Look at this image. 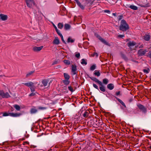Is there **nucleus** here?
<instances>
[{"label": "nucleus", "instance_id": "obj_58", "mask_svg": "<svg viewBox=\"0 0 151 151\" xmlns=\"http://www.w3.org/2000/svg\"><path fill=\"white\" fill-rule=\"evenodd\" d=\"M120 92H119V91L118 92H116V95H117V96L119 95L120 94Z\"/></svg>", "mask_w": 151, "mask_h": 151}, {"label": "nucleus", "instance_id": "obj_48", "mask_svg": "<svg viewBox=\"0 0 151 151\" xmlns=\"http://www.w3.org/2000/svg\"><path fill=\"white\" fill-rule=\"evenodd\" d=\"M123 6H124L126 8H127L128 7H129L130 5L129 4H125V5H124Z\"/></svg>", "mask_w": 151, "mask_h": 151}, {"label": "nucleus", "instance_id": "obj_1", "mask_svg": "<svg viewBox=\"0 0 151 151\" xmlns=\"http://www.w3.org/2000/svg\"><path fill=\"white\" fill-rule=\"evenodd\" d=\"M129 28V25L127 23L126 21L124 19L122 20L121 22V24L119 26V30L124 32L128 30Z\"/></svg>", "mask_w": 151, "mask_h": 151}, {"label": "nucleus", "instance_id": "obj_16", "mask_svg": "<svg viewBox=\"0 0 151 151\" xmlns=\"http://www.w3.org/2000/svg\"><path fill=\"white\" fill-rule=\"evenodd\" d=\"M90 78L92 80L98 83L101 82V81L99 80L93 76H91Z\"/></svg>", "mask_w": 151, "mask_h": 151}, {"label": "nucleus", "instance_id": "obj_44", "mask_svg": "<svg viewBox=\"0 0 151 151\" xmlns=\"http://www.w3.org/2000/svg\"><path fill=\"white\" fill-rule=\"evenodd\" d=\"M88 114V112L87 111H86L84 112V113L83 114V116L84 117H86Z\"/></svg>", "mask_w": 151, "mask_h": 151}, {"label": "nucleus", "instance_id": "obj_6", "mask_svg": "<svg viewBox=\"0 0 151 151\" xmlns=\"http://www.w3.org/2000/svg\"><path fill=\"white\" fill-rule=\"evenodd\" d=\"M64 77L65 79L63 80V82L65 85H68L70 82V81L69 80L70 78V76H64Z\"/></svg>", "mask_w": 151, "mask_h": 151}, {"label": "nucleus", "instance_id": "obj_40", "mask_svg": "<svg viewBox=\"0 0 151 151\" xmlns=\"http://www.w3.org/2000/svg\"><path fill=\"white\" fill-rule=\"evenodd\" d=\"M75 56L77 58H79L80 56V53H76L75 54Z\"/></svg>", "mask_w": 151, "mask_h": 151}, {"label": "nucleus", "instance_id": "obj_59", "mask_svg": "<svg viewBox=\"0 0 151 151\" xmlns=\"http://www.w3.org/2000/svg\"><path fill=\"white\" fill-rule=\"evenodd\" d=\"M112 15H114V16L115 17H116V13H113L112 14Z\"/></svg>", "mask_w": 151, "mask_h": 151}, {"label": "nucleus", "instance_id": "obj_32", "mask_svg": "<svg viewBox=\"0 0 151 151\" xmlns=\"http://www.w3.org/2000/svg\"><path fill=\"white\" fill-rule=\"evenodd\" d=\"M96 68V65L95 64L93 65L90 68V70H94Z\"/></svg>", "mask_w": 151, "mask_h": 151}, {"label": "nucleus", "instance_id": "obj_45", "mask_svg": "<svg viewBox=\"0 0 151 151\" xmlns=\"http://www.w3.org/2000/svg\"><path fill=\"white\" fill-rule=\"evenodd\" d=\"M68 88L69 90L71 91V92H73V88L71 87V86H69L68 87Z\"/></svg>", "mask_w": 151, "mask_h": 151}, {"label": "nucleus", "instance_id": "obj_22", "mask_svg": "<svg viewBox=\"0 0 151 151\" xmlns=\"http://www.w3.org/2000/svg\"><path fill=\"white\" fill-rule=\"evenodd\" d=\"M13 106L17 111H19L20 109V107L18 105L14 104L13 105Z\"/></svg>", "mask_w": 151, "mask_h": 151}, {"label": "nucleus", "instance_id": "obj_30", "mask_svg": "<svg viewBox=\"0 0 151 151\" xmlns=\"http://www.w3.org/2000/svg\"><path fill=\"white\" fill-rule=\"evenodd\" d=\"M58 26L59 28L62 29L63 27V23H59L58 24Z\"/></svg>", "mask_w": 151, "mask_h": 151}, {"label": "nucleus", "instance_id": "obj_50", "mask_svg": "<svg viewBox=\"0 0 151 151\" xmlns=\"http://www.w3.org/2000/svg\"><path fill=\"white\" fill-rule=\"evenodd\" d=\"M58 63V62L57 61H54L53 63H52V65H53L55 64H57Z\"/></svg>", "mask_w": 151, "mask_h": 151}, {"label": "nucleus", "instance_id": "obj_41", "mask_svg": "<svg viewBox=\"0 0 151 151\" xmlns=\"http://www.w3.org/2000/svg\"><path fill=\"white\" fill-rule=\"evenodd\" d=\"M93 86L95 88L97 89L99 91V88L96 85L93 83Z\"/></svg>", "mask_w": 151, "mask_h": 151}, {"label": "nucleus", "instance_id": "obj_23", "mask_svg": "<svg viewBox=\"0 0 151 151\" xmlns=\"http://www.w3.org/2000/svg\"><path fill=\"white\" fill-rule=\"evenodd\" d=\"M93 74L95 76H100V71L98 70H95Z\"/></svg>", "mask_w": 151, "mask_h": 151}, {"label": "nucleus", "instance_id": "obj_54", "mask_svg": "<svg viewBox=\"0 0 151 151\" xmlns=\"http://www.w3.org/2000/svg\"><path fill=\"white\" fill-rule=\"evenodd\" d=\"M53 27H54V28L55 29V30H57L58 29L57 27H56V26L54 24H53Z\"/></svg>", "mask_w": 151, "mask_h": 151}, {"label": "nucleus", "instance_id": "obj_57", "mask_svg": "<svg viewBox=\"0 0 151 151\" xmlns=\"http://www.w3.org/2000/svg\"><path fill=\"white\" fill-rule=\"evenodd\" d=\"M121 55L122 57L123 58H125L126 56L125 55L123 54H122Z\"/></svg>", "mask_w": 151, "mask_h": 151}, {"label": "nucleus", "instance_id": "obj_36", "mask_svg": "<svg viewBox=\"0 0 151 151\" xmlns=\"http://www.w3.org/2000/svg\"><path fill=\"white\" fill-rule=\"evenodd\" d=\"M5 93L2 90L0 91V96L3 98V95H4Z\"/></svg>", "mask_w": 151, "mask_h": 151}, {"label": "nucleus", "instance_id": "obj_53", "mask_svg": "<svg viewBox=\"0 0 151 151\" xmlns=\"http://www.w3.org/2000/svg\"><path fill=\"white\" fill-rule=\"evenodd\" d=\"M124 35H118V37H120V38H122L124 37Z\"/></svg>", "mask_w": 151, "mask_h": 151}, {"label": "nucleus", "instance_id": "obj_62", "mask_svg": "<svg viewBox=\"0 0 151 151\" xmlns=\"http://www.w3.org/2000/svg\"><path fill=\"white\" fill-rule=\"evenodd\" d=\"M143 47V45H141L139 47V48H142Z\"/></svg>", "mask_w": 151, "mask_h": 151}, {"label": "nucleus", "instance_id": "obj_27", "mask_svg": "<svg viewBox=\"0 0 151 151\" xmlns=\"http://www.w3.org/2000/svg\"><path fill=\"white\" fill-rule=\"evenodd\" d=\"M36 88L34 84L32 85V86H31L30 88V89L31 92H34L35 91V89Z\"/></svg>", "mask_w": 151, "mask_h": 151}, {"label": "nucleus", "instance_id": "obj_37", "mask_svg": "<svg viewBox=\"0 0 151 151\" xmlns=\"http://www.w3.org/2000/svg\"><path fill=\"white\" fill-rule=\"evenodd\" d=\"M78 5L82 9H84V6L82 5L80 2L78 4Z\"/></svg>", "mask_w": 151, "mask_h": 151}, {"label": "nucleus", "instance_id": "obj_42", "mask_svg": "<svg viewBox=\"0 0 151 151\" xmlns=\"http://www.w3.org/2000/svg\"><path fill=\"white\" fill-rule=\"evenodd\" d=\"M95 55H96V56L97 57L98 56V54L97 53L95 52L93 54L91 55V56L92 57H94Z\"/></svg>", "mask_w": 151, "mask_h": 151}, {"label": "nucleus", "instance_id": "obj_63", "mask_svg": "<svg viewBox=\"0 0 151 151\" xmlns=\"http://www.w3.org/2000/svg\"><path fill=\"white\" fill-rule=\"evenodd\" d=\"M62 8H63V10H65V8L64 7H63Z\"/></svg>", "mask_w": 151, "mask_h": 151}, {"label": "nucleus", "instance_id": "obj_55", "mask_svg": "<svg viewBox=\"0 0 151 151\" xmlns=\"http://www.w3.org/2000/svg\"><path fill=\"white\" fill-rule=\"evenodd\" d=\"M61 40L63 43H64V44H66V42L64 40L63 37V38H61Z\"/></svg>", "mask_w": 151, "mask_h": 151}, {"label": "nucleus", "instance_id": "obj_5", "mask_svg": "<svg viewBox=\"0 0 151 151\" xmlns=\"http://www.w3.org/2000/svg\"><path fill=\"white\" fill-rule=\"evenodd\" d=\"M147 52L146 49H140L138 51V54L140 56H143Z\"/></svg>", "mask_w": 151, "mask_h": 151}, {"label": "nucleus", "instance_id": "obj_17", "mask_svg": "<svg viewBox=\"0 0 151 151\" xmlns=\"http://www.w3.org/2000/svg\"><path fill=\"white\" fill-rule=\"evenodd\" d=\"M107 88L110 90H112L114 88V85L113 84L110 83L107 86Z\"/></svg>", "mask_w": 151, "mask_h": 151}, {"label": "nucleus", "instance_id": "obj_35", "mask_svg": "<svg viewBox=\"0 0 151 151\" xmlns=\"http://www.w3.org/2000/svg\"><path fill=\"white\" fill-rule=\"evenodd\" d=\"M150 70L148 68H147V69H145L143 70V72L146 73H149Z\"/></svg>", "mask_w": 151, "mask_h": 151}, {"label": "nucleus", "instance_id": "obj_49", "mask_svg": "<svg viewBox=\"0 0 151 151\" xmlns=\"http://www.w3.org/2000/svg\"><path fill=\"white\" fill-rule=\"evenodd\" d=\"M38 109L40 110H43V109H45V108L43 107H39Z\"/></svg>", "mask_w": 151, "mask_h": 151}, {"label": "nucleus", "instance_id": "obj_56", "mask_svg": "<svg viewBox=\"0 0 151 151\" xmlns=\"http://www.w3.org/2000/svg\"><path fill=\"white\" fill-rule=\"evenodd\" d=\"M75 1L77 4H78L80 2L78 0H74Z\"/></svg>", "mask_w": 151, "mask_h": 151}, {"label": "nucleus", "instance_id": "obj_19", "mask_svg": "<svg viewBox=\"0 0 151 151\" xmlns=\"http://www.w3.org/2000/svg\"><path fill=\"white\" fill-rule=\"evenodd\" d=\"M3 96V98H7L11 97L9 93L7 92L5 93L4 95Z\"/></svg>", "mask_w": 151, "mask_h": 151}, {"label": "nucleus", "instance_id": "obj_61", "mask_svg": "<svg viewBox=\"0 0 151 151\" xmlns=\"http://www.w3.org/2000/svg\"><path fill=\"white\" fill-rule=\"evenodd\" d=\"M64 76H68V74L66 73H64Z\"/></svg>", "mask_w": 151, "mask_h": 151}, {"label": "nucleus", "instance_id": "obj_25", "mask_svg": "<svg viewBox=\"0 0 151 151\" xmlns=\"http://www.w3.org/2000/svg\"><path fill=\"white\" fill-rule=\"evenodd\" d=\"M129 8L131 9L135 10H136L138 9L137 7L134 5H130L129 6Z\"/></svg>", "mask_w": 151, "mask_h": 151}, {"label": "nucleus", "instance_id": "obj_28", "mask_svg": "<svg viewBox=\"0 0 151 151\" xmlns=\"http://www.w3.org/2000/svg\"><path fill=\"white\" fill-rule=\"evenodd\" d=\"M63 62L66 65H69L70 64V61L69 60H64Z\"/></svg>", "mask_w": 151, "mask_h": 151}, {"label": "nucleus", "instance_id": "obj_7", "mask_svg": "<svg viewBox=\"0 0 151 151\" xmlns=\"http://www.w3.org/2000/svg\"><path fill=\"white\" fill-rule=\"evenodd\" d=\"M97 37L104 44L106 45H109V44L108 42H106L105 40L102 37H101L100 36L97 35Z\"/></svg>", "mask_w": 151, "mask_h": 151}, {"label": "nucleus", "instance_id": "obj_46", "mask_svg": "<svg viewBox=\"0 0 151 151\" xmlns=\"http://www.w3.org/2000/svg\"><path fill=\"white\" fill-rule=\"evenodd\" d=\"M34 72V71H30V72H29L27 74L26 76H29L30 75H31Z\"/></svg>", "mask_w": 151, "mask_h": 151}, {"label": "nucleus", "instance_id": "obj_12", "mask_svg": "<svg viewBox=\"0 0 151 151\" xmlns=\"http://www.w3.org/2000/svg\"><path fill=\"white\" fill-rule=\"evenodd\" d=\"M43 47V46L39 47H35L33 48L32 50L34 52H38L40 51Z\"/></svg>", "mask_w": 151, "mask_h": 151}, {"label": "nucleus", "instance_id": "obj_33", "mask_svg": "<svg viewBox=\"0 0 151 151\" xmlns=\"http://www.w3.org/2000/svg\"><path fill=\"white\" fill-rule=\"evenodd\" d=\"M81 63L82 65L85 64V65H86L87 64L86 61L84 59H83L81 60Z\"/></svg>", "mask_w": 151, "mask_h": 151}, {"label": "nucleus", "instance_id": "obj_4", "mask_svg": "<svg viewBox=\"0 0 151 151\" xmlns=\"http://www.w3.org/2000/svg\"><path fill=\"white\" fill-rule=\"evenodd\" d=\"M76 66V65H72L71 66V74L72 75L77 74H76V71L77 70Z\"/></svg>", "mask_w": 151, "mask_h": 151}, {"label": "nucleus", "instance_id": "obj_24", "mask_svg": "<svg viewBox=\"0 0 151 151\" xmlns=\"http://www.w3.org/2000/svg\"><path fill=\"white\" fill-rule=\"evenodd\" d=\"M37 111V110L35 108H32L30 110V112L32 114H34Z\"/></svg>", "mask_w": 151, "mask_h": 151}, {"label": "nucleus", "instance_id": "obj_11", "mask_svg": "<svg viewBox=\"0 0 151 151\" xmlns=\"http://www.w3.org/2000/svg\"><path fill=\"white\" fill-rule=\"evenodd\" d=\"M10 116L13 117H17L20 116L21 115V114L20 113H10Z\"/></svg>", "mask_w": 151, "mask_h": 151}, {"label": "nucleus", "instance_id": "obj_51", "mask_svg": "<svg viewBox=\"0 0 151 151\" xmlns=\"http://www.w3.org/2000/svg\"><path fill=\"white\" fill-rule=\"evenodd\" d=\"M104 12L105 13H110V12L109 10H105L104 11Z\"/></svg>", "mask_w": 151, "mask_h": 151}, {"label": "nucleus", "instance_id": "obj_60", "mask_svg": "<svg viewBox=\"0 0 151 151\" xmlns=\"http://www.w3.org/2000/svg\"><path fill=\"white\" fill-rule=\"evenodd\" d=\"M59 36L60 37L61 39L63 38V36L62 34L60 35Z\"/></svg>", "mask_w": 151, "mask_h": 151}, {"label": "nucleus", "instance_id": "obj_38", "mask_svg": "<svg viewBox=\"0 0 151 151\" xmlns=\"http://www.w3.org/2000/svg\"><path fill=\"white\" fill-rule=\"evenodd\" d=\"M118 21H120L121 20L123 17V16L122 14L119 15L118 16Z\"/></svg>", "mask_w": 151, "mask_h": 151}, {"label": "nucleus", "instance_id": "obj_64", "mask_svg": "<svg viewBox=\"0 0 151 151\" xmlns=\"http://www.w3.org/2000/svg\"><path fill=\"white\" fill-rule=\"evenodd\" d=\"M93 1H92V2H91L90 3L91 5H92L93 4Z\"/></svg>", "mask_w": 151, "mask_h": 151}, {"label": "nucleus", "instance_id": "obj_18", "mask_svg": "<svg viewBox=\"0 0 151 151\" xmlns=\"http://www.w3.org/2000/svg\"><path fill=\"white\" fill-rule=\"evenodd\" d=\"M70 24H66L64 25V28L65 30H68L70 29Z\"/></svg>", "mask_w": 151, "mask_h": 151}, {"label": "nucleus", "instance_id": "obj_14", "mask_svg": "<svg viewBox=\"0 0 151 151\" xmlns=\"http://www.w3.org/2000/svg\"><path fill=\"white\" fill-rule=\"evenodd\" d=\"M150 38V36L149 35L145 34L143 36V39L146 41H149Z\"/></svg>", "mask_w": 151, "mask_h": 151}, {"label": "nucleus", "instance_id": "obj_21", "mask_svg": "<svg viewBox=\"0 0 151 151\" xmlns=\"http://www.w3.org/2000/svg\"><path fill=\"white\" fill-rule=\"evenodd\" d=\"M74 39H72L70 37H69L67 39V42L68 43H73L74 42Z\"/></svg>", "mask_w": 151, "mask_h": 151}, {"label": "nucleus", "instance_id": "obj_34", "mask_svg": "<svg viewBox=\"0 0 151 151\" xmlns=\"http://www.w3.org/2000/svg\"><path fill=\"white\" fill-rule=\"evenodd\" d=\"M10 112L7 113L6 112H5L3 114V116H10Z\"/></svg>", "mask_w": 151, "mask_h": 151}, {"label": "nucleus", "instance_id": "obj_3", "mask_svg": "<svg viewBox=\"0 0 151 151\" xmlns=\"http://www.w3.org/2000/svg\"><path fill=\"white\" fill-rule=\"evenodd\" d=\"M35 0H25V2L28 7L31 8L32 6V4L35 5Z\"/></svg>", "mask_w": 151, "mask_h": 151}, {"label": "nucleus", "instance_id": "obj_10", "mask_svg": "<svg viewBox=\"0 0 151 151\" xmlns=\"http://www.w3.org/2000/svg\"><path fill=\"white\" fill-rule=\"evenodd\" d=\"M137 106L139 109L141 110L143 112H146V108L143 105L141 104H138L137 105Z\"/></svg>", "mask_w": 151, "mask_h": 151}, {"label": "nucleus", "instance_id": "obj_29", "mask_svg": "<svg viewBox=\"0 0 151 151\" xmlns=\"http://www.w3.org/2000/svg\"><path fill=\"white\" fill-rule=\"evenodd\" d=\"M42 83L44 86H46L47 85L48 82L46 80H44L42 81Z\"/></svg>", "mask_w": 151, "mask_h": 151}, {"label": "nucleus", "instance_id": "obj_47", "mask_svg": "<svg viewBox=\"0 0 151 151\" xmlns=\"http://www.w3.org/2000/svg\"><path fill=\"white\" fill-rule=\"evenodd\" d=\"M148 56L151 59V50L149 51L148 53Z\"/></svg>", "mask_w": 151, "mask_h": 151}, {"label": "nucleus", "instance_id": "obj_15", "mask_svg": "<svg viewBox=\"0 0 151 151\" xmlns=\"http://www.w3.org/2000/svg\"><path fill=\"white\" fill-rule=\"evenodd\" d=\"M52 43L53 44L56 45H58L59 43V40L57 37H55Z\"/></svg>", "mask_w": 151, "mask_h": 151}, {"label": "nucleus", "instance_id": "obj_9", "mask_svg": "<svg viewBox=\"0 0 151 151\" xmlns=\"http://www.w3.org/2000/svg\"><path fill=\"white\" fill-rule=\"evenodd\" d=\"M100 86H99V89L100 90L103 92H104L105 91V86H104L102 83L101 81L99 83H98Z\"/></svg>", "mask_w": 151, "mask_h": 151}, {"label": "nucleus", "instance_id": "obj_8", "mask_svg": "<svg viewBox=\"0 0 151 151\" xmlns=\"http://www.w3.org/2000/svg\"><path fill=\"white\" fill-rule=\"evenodd\" d=\"M8 18V17L7 15L3 14H0V20L1 19L2 21H6Z\"/></svg>", "mask_w": 151, "mask_h": 151}, {"label": "nucleus", "instance_id": "obj_52", "mask_svg": "<svg viewBox=\"0 0 151 151\" xmlns=\"http://www.w3.org/2000/svg\"><path fill=\"white\" fill-rule=\"evenodd\" d=\"M56 32H57V34L59 35H60L61 34L60 33V31L58 30V29L57 30H57H56Z\"/></svg>", "mask_w": 151, "mask_h": 151}, {"label": "nucleus", "instance_id": "obj_31", "mask_svg": "<svg viewBox=\"0 0 151 151\" xmlns=\"http://www.w3.org/2000/svg\"><path fill=\"white\" fill-rule=\"evenodd\" d=\"M118 101L125 107H126V106L123 102L121 99H117Z\"/></svg>", "mask_w": 151, "mask_h": 151}, {"label": "nucleus", "instance_id": "obj_13", "mask_svg": "<svg viewBox=\"0 0 151 151\" xmlns=\"http://www.w3.org/2000/svg\"><path fill=\"white\" fill-rule=\"evenodd\" d=\"M135 44L136 43L133 41L132 42L129 41L127 44V46L129 47L131 50H132V49H131V47L134 46Z\"/></svg>", "mask_w": 151, "mask_h": 151}, {"label": "nucleus", "instance_id": "obj_43", "mask_svg": "<svg viewBox=\"0 0 151 151\" xmlns=\"http://www.w3.org/2000/svg\"><path fill=\"white\" fill-rule=\"evenodd\" d=\"M36 93H37L36 92H32L31 93L29 94V96H33L35 95Z\"/></svg>", "mask_w": 151, "mask_h": 151}, {"label": "nucleus", "instance_id": "obj_39", "mask_svg": "<svg viewBox=\"0 0 151 151\" xmlns=\"http://www.w3.org/2000/svg\"><path fill=\"white\" fill-rule=\"evenodd\" d=\"M116 3H117L118 4V5L120 6L122 4V1L121 0H117Z\"/></svg>", "mask_w": 151, "mask_h": 151}, {"label": "nucleus", "instance_id": "obj_26", "mask_svg": "<svg viewBox=\"0 0 151 151\" xmlns=\"http://www.w3.org/2000/svg\"><path fill=\"white\" fill-rule=\"evenodd\" d=\"M103 84L106 85L108 83L109 80L106 78H104L103 80Z\"/></svg>", "mask_w": 151, "mask_h": 151}, {"label": "nucleus", "instance_id": "obj_2", "mask_svg": "<svg viewBox=\"0 0 151 151\" xmlns=\"http://www.w3.org/2000/svg\"><path fill=\"white\" fill-rule=\"evenodd\" d=\"M94 122L93 124L94 126L97 127L101 125L103 123V122L101 120L99 119L98 120L95 119L94 120Z\"/></svg>", "mask_w": 151, "mask_h": 151}, {"label": "nucleus", "instance_id": "obj_20", "mask_svg": "<svg viewBox=\"0 0 151 151\" xmlns=\"http://www.w3.org/2000/svg\"><path fill=\"white\" fill-rule=\"evenodd\" d=\"M24 84L30 88L31 86H32V85H33L34 83L32 82H30L27 83H24Z\"/></svg>", "mask_w": 151, "mask_h": 151}]
</instances>
